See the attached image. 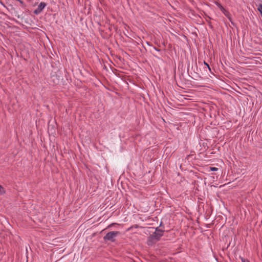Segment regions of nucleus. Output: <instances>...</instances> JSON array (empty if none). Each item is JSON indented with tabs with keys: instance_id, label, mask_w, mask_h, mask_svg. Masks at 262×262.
Wrapping results in <instances>:
<instances>
[{
	"instance_id": "5",
	"label": "nucleus",
	"mask_w": 262,
	"mask_h": 262,
	"mask_svg": "<svg viewBox=\"0 0 262 262\" xmlns=\"http://www.w3.org/2000/svg\"><path fill=\"white\" fill-rule=\"evenodd\" d=\"M217 6L219 7V8L220 9V10L222 11H223V10H225V9L224 8V7L221 5L219 4V5H217Z\"/></svg>"
},
{
	"instance_id": "6",
	"label": "nucleus",
	"mask_w": 262,
	"mask_h": 262,
	"mask_svg": "<svg viewBox=\"0 0 262 262\" xmlns=\"http://www.w3.org/2000/svg\"><path fill=\"white\" fill-rule=\"evenodd\" d=\"M210 169L211 171H217L218 170L217 168L214 167H211Z\"/></svg>"
},
{
	"instance_id": "8",
	"label": "nucleus",
	"mask_w": 262,
	"mask_h": 262,
	"mask_svg": "<svg viewBox=\"0 0 262 262\" xmlns=\"http://www.w3.org/2000/svg\"><path fill=\"white\" fill-rule=\"evenodd\" d=\"M117 223H112V224H111L110 225H109L107 227L106 229H109V228H110L112 226H113V225H117Z\"/></svg>"
},
{
	"instance_id": "12",
	"label": "nucleus",
	"mask_w": 262,
	"mask_h": 262,
	"mask_svg": "<svg viewBox=\"0 0 262 262\" xmlns=\"http://www.w3.org/2000/svg\"><path fill=\"white\" fill-rule=\"evenodd\" d=\"M225 15H226V11L225 10H223V11H222Z\"/></svg>"
},
{
	"instance_id": "2",
	"label": "nucleus",
	"mask_w": 262,
	"mask_h": 262,
	"mask_svg": "<svg viewBox=\"0 0 262 262\" xmlns=\"http://www.w3.org/2000/svg\"><path fill=\"white\" fill-rule=\"evenodd\" d=\"M120 234L119 231H111L108 232L103 237L105 241L114 242L116 236Z\"/></svg>"
},
{
	"instance_id": "9",
	"label": "nucleus",
	"mask_w": 262,
	"mask_h": 262,
	"mask_svg": "<svg viewBox=\"0 0 262 262\" xmlns=\"http://www.w3.org/2000/svg\"><path fill=\"white\" fill-rule=\"evenodd\" d=\"M241 260H242V262H250L249 260H248L247 259H245L244 258H242Z\"/></svg>"
},
{
	"instance_id": "11",
	"label": "nucleus",
	"mask_w": 262,
	"mask_h": 262,
	"mask_svg": "<svg viewBox=\"0 0 262 262\" xmlns=\"http://www.w3.org/2000/svg\"><path fill=\"white\" fill-rule=\"evenodd\" d=\"M225 15H226V11L225 10H223V11H222Z\"/></svg>"
},
{
	"instance_id": "10",
	"label": "nucleus",
	"mask_w": 262,
	"mask_h": 262,
	"mask_svg": "<svg viewBox=\"0 0 262 262\" xmlns=\"http://www.w3.org/2000/svg\"><path fill=\"white\" fill-rule=\"evenodd\" d=\"M154 49L156 51H158V52H160V50H159V49H157V48H156V47H154Z\"/></svg>"
},
{
	"instance_id": "7",
	"label": "nucleus",
	"mask_w": 262,
	"mask_h": 262,
	"mask_svg": "<svg viewBox=\"0 0 262 262\" xmlns=\"http://www.w3.org/2000/svg\"><path fill=\"white\" fill-rule=\"evenodd\" d=\"M204 64L207 67V68L209 69V71H211V69L209 66V64L206 62L205 61H204Z\"/></svg>"
},
{
	"instance_id": "1",
	"label": "nucleus",
	"mask_w": 262,
	"mask_h": 262,
	"mask_svg": "<svg viewBox=\"0 0 262 262\" xmlns=\"http://www.w3.org/2000/svg\"><path fill=\"white\" fill-rule=\"evenodd\" d=\"M164 230L160 229L159 227H157L155 231L150 235V238L151 239L158 241L163 235Z\"/></svg>"
},
{
	"instance_id": "4",
	"label": "nucleus",
	"mask_w": 262,
	"mask_h": 262,
	"mask_svg": "<svg viewBox=\"0 0 262 262\" xmlns=\"http://www.w3.org/2000/svg\"><path fill=\"white\" fill-rule=\"evenodd\" d=\"M5 193V190L3 187L0 185V194H3Z\"/></svg>"
},
{
	"instance_id": "3",
	"label": "nucleus",
	"mask_w": 262,
	"mask_h": 262,
	"mask_svg": "<svg viewBox=\"0 0 262 262\" xmlns=\"http://www.w3.org/2000/svg\"><path fill=\"white\" fill-rule=\"evenodd\" d=\"M47 6V4L45 2H41L38 6L37 8L34 10V13L36 15L40 14L42 11Z\"/></svg>"
}]
</instances>
